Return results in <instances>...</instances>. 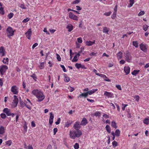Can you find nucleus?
<instances>
[{"mask_svg":"<svg viewBox=\"0 0 149 149\" xmlns=\"http://www.w3.org/2000/svg\"><path fill=\"white\" fill-rule=\"evenodd\" d=\"M134 98L136 100L138 101L139 99V97L138 95L135 96L134 97Z\"/></svg>","mask_w":149,"mask_h":149,"instance_id":"obj_59","label":"nucleus"},{"mask_svg":"<svg viewBox=\"0 0 149 149\" xmlns=\"http://www.w3.org/2000/svg\"><path fill=\"white\" fill-rule=\"evenodd\" d=\"M8 58H4L3 60V62L6 64H8Z\"/></svg>","mask_w":149,"mask_h":149,"instance_id":"obj_34","label":"nucleus"},{"mask_svg":"<svg viewBox=\"0 0 149 149\" xmlns=\"http://www.w3.org/2000/svg\"><path fill=\"white\" fill-rule=\"evenodd\" d=\"M124 72L125 73V74L127 75L130 72V68L128 66H125L124 68Z\"/></svg>","mask_w":149,"mask_h":149,"instance_id":"obj_13","label":"nucleus"},{"mask_svg":"<svg viewBox=\"0 0 149 149\" xmlns=\"http://www.w3.org/2000/svg\"><path fill=\"white\" fill-rule=\"evenodd\" d=\"M116 56L118 60L121 59L123 57V53L121 52H119L117 54Z\"/></svg>","mask_w":149,"mask_h":149,"instance_id":"obj_18","label":"nucleus"},{"mask_svg":"<svg viewBox=\"0 0 149 149\" xmlns=\"http://www.w3.org/2000/svg\"><path fill=\"white\" fill-rule=\"evenodd\" d=\"M95 41L94 40L93 41H86V45L87 46H91L95 43Z\"/></svg>","mask_w":149,"mask_h":149,"instance_id":"obj_20","label":"nucleus"},{"mask_svg":"<svg viewBox=\"0 0 149 149\" xmlns=\"http://www.w3.org/2000/svg\"><path fill=\"white\" fill-rule=\"evenodd\" d=\"M148 27L149 26L148 25H143V29L145 31H146L147 30Z\"/></svg>","mask_w":149,"mask_h":149,"instance_id":"obj_43","label":"nucleus"},{"mask_svg":"<svg viewBox=\"0 0 149 149\" xmlns=\"http://www.w3.org/2000/svg\"><path fill=\"white\" fill-rule=\"evenodd\" d=\"M38 45V44L37 43H36L34 44L32 46V48L34 49L35 47H36Z\"/></svg>","mask_w":149,"mask_h":149,"instance_id":"obj_64","label":"nucleus"},{"mask_svg":"<svg viewBox=\"0 0 149 149\" xmlns=\"http://www.w3.org/2000/svg\"><path fill=\"white\" fill-rule=\"evenodd\" d=\"M133 45L136 47H138V44L137 41H133Z\"/></svg>","mask_w":149,"mask_h":149,"instance_id":"obj_45","label":"nucleus"},{"mask_svg":"<svg viewBox=\"0 0 149 149\" xmlns=\"http://www.w3.org/2000/svg\"><path fill=\"white\" fill-rule=\"evenodd\" d=\"M109 30V28L107 27H104L103 28V32L104 33H105L106 34H108V32Z\"/></svg>","mask_w":149,"mask_h":149,"instance_id":"obj_19","label":"nucleus"},{"mask_svg":"<svg viewBox=\"0 0 149 149\" xmlns=\"http://www.w3.org/2000/svg\"><path fill=\"white\" fill-rule=\"evenodd\" d=\"M68 32H70L72 31L73 29V26L71 24H69L66 27Z\"/></svg>","mask_w":149,"mask_h":149,"instance_id":"obj_14","label":"nucleus"},{"mask_svg":"<svg viewBox=\"0 0 149 149\" xmlns=\"http://www.w3.org/2000/svg\"><path fill=\"white\" fill-rule=\"evenodd\" d=\"M63 76L64 77V81L66 82H68L69 81H70L69 78L67 76V75L65 74H64Z\"/></svg>","mask_w":149,"mask_h":149,"instance_id":"obj_26","label":"nucleus"},{"mask_svg":"<svg viewBox=\"0 0 149 149\" xmlns=\"http://www.w3.org/2000/svg\"><path fill=\"white\" fill-rule=\"evenodd\" d=\"M111 126L112 127L114 128L115 129L117 128V127L116 125V122L114 121H112L111 123Z\"/></svg>","mask_w":149,"mask_h":149,"instance_id":"obj_32","label":"nucleus"},{"mask_svg":"<svg viewBox=\"0 0 149 149\" xmlns=\"http://www.w3.org/2000/svg\"><path fill=\"white\" fill-rule=\"evenodd\" d=\"M107 131L109 133L111 132V128L110 127L109 125H107L105 127Z\"/></svg>","mask_w":149,"mask_h":149,"instance_id":"obj_35","label":"nucleus"},{"mask_svg":"<svg viewBox=\"0 0 149 149\" xmlns=\"http://www.w3.org/2000/svg\"><path fill=\"white\" fill-rule=\"evenodd\" d=\"M77 42L80 43H81L82 42V39L80 37L77 38Z\"/></svg>","mask_w":149,"mask_h":149,"instance_id":"obj_55","label":"nucleus"},{"mask_svg":"<svg viewBox=\"0 0 149 149\" xmlns=\"http://www.w3.org/2000/svg\"><path fill=\"white\" fill-rule=\"evenodd\" d=\"M74 149H78L79 148V145L77 143H76L74 146Z\"/></svg>","mask_w":149,"mask_h":149,"instance_id":"obj_44","label":"nucleus"},{"mask_svg":"<svg viewBox=\"0 0 149 149\" xmlns=\"http://www.w3.org/2000/svg\"><path fill=\"white\" fill-rule=\"evenodd\" d=\"M14 14L12 13H10L8 15V17L9 19H11L13 16Z\"/></svg>","mask_w":149,"mask_h":149,"instance_id":"obj_42","label":"nucleus"},{"mask_svg":"<svg viewBox=\"0 0 149 149\" xmlns=\"http://www.w3.org/2000/svg\"><path fill=\"white\" fill-rule=\"evenodd\" d=\"M104 95H105L107 96L108 97H111V96L112 95L110 93L107 91H105V93H104Z\"/></svg>","mask_w":149,"mask_h":149,"instance_id":"obj_38","label":"nucleus"},{"mask_svg":"<svg viewBox=\"0 0 149 149\" xmlns=\"http://www.w3.org/2000/svg\"><path fill=\"white\" fill-rule=\"evenodd\" d=\"M19 7L22 9H26V7L23 4H20Z\"/></svg>","mask_w":149,"mask_h":149,"instance_id":"obj_60","label":"nucleus"},{"mask_svg":"<svg viewBox=\"0 0 149 149\" xmlns=\"http://www.w3.org/2000/svg\"><path fill=\"white\" fill-rule=\"evenodd\" d=\"M0 13L1 14L3 15L4 14L3 9L2 7V5L0 2Z\"/></svg>","mask_w":149,"mask_h":149,"instance_id":"obj_23","label":"nucleus"},{"mask_svg":"<svg viewBox=\"0 0 149 149\" xmlns=\"http://www.w3.org/2000/svg\"><path fill=\"white\" fill-rule=\"evenodd\" d=\"M88 95V94L87 93V92L86 93H84L81 94L79 96H78V98L79 97H86Z\"/></svg>","mask_w":149,"mask_h":149,"instance_id":"obj_28","label":"nucleus"},{"mask_svg":"<svg viewBox=\"0 0 149 149\" xmlns=\"http://www.w3.org/2000/svg\"><path fill=\"white\" fill-rule=\"evenodd\" d=\"M116 87L118 89L120 90H122L121 86L119 85H116Z\"/></svg>","mask_w":149,"mask_h":149,"instance_id":"obj_61","label":"nucleus"},{"mask_svg":"<svg viewBox=\"0 0 149 149\" xmlns=\"http://www.w3.org/2000/svg\"><path fill=\"white\" fill-rule=\"evenodd\" d=\"M31 33L32 31L31 29H29L25 33V35L28 39H30V37L31 36Z\"/></svg>","mask_w":149,"mask_h":149,"instance_id":"obj_11","label":"nucleus"},{"mask_svg":"<svg viewBox=\"0 0 149 149\" xmlns=\"http://www.w3.org/2000/svg\"><path fill=\"white\" fill-rule=\"evenodd\" d=\"M56 58L59 61H60L61 60V58L60 56V55L57 54H56Z\"/></svg>","mask_w":149,"mask_h":149,"instance_id":"obj_49","label":"nucleus"},{"mask_svg":"<svg viewBox=\"0 0 149 149\" xmlns=\"http://www.w3.org/2000/svg\"><path fill=\"white\" fill-rule=\"evenodd\" d=\"M77 55L76 56H75L74 58H73V59L72 60V61L73 62H75L77 60Z\"/></svg>","mask_w":149,"mask_h":149,"instance_id":"obj_51","label":"nucleus"},{"mask_svg":"<svg viewBox=\"0 0 149 149\" xmlns=\"http://www.w3.org/2000/svg\"><path fill=\"white\" fill-rule=\"evenodd\" d=\"M30 20L28 18H26L24 19L22 21V22L23 23H26L28 22Z\"/></svg>","mask_w":149,"mask_h":149,"instance_id":"obj_56","label":"nucleus"},{"mask_svg":"<svg viewBox=\"0 0 149 149\" xmlns=\"http://www.w3.org/2000/svg\"><path fill=\"white\" fill-rule=\"evenodd\" d=\"M68 89H69V91L70 92H72L74 90V88L71 87L70 86L68 87Z\"/></svg>","mask_w":149,"mask_h":149,"instance_id":"obj_54","label":"nucleus"},{"mask_svg":"<svg viewBox=\"0 0 149 149\" xmlns=\"http://www.w3.org/2000/svg\"><path fill=\"white\" fill-rule=\"evenodd\" d=\"M97 75H98V76H100V77H103V78H104V77H107L105 75L103 74H100L99 73V74H97Z\"/></svg>","mask_w":149,"mask_h":149,"instance_id":"obj_57","label":"nucleus"},{"mask_svg":"<svg viewBox=\"0 0 149 149\" xmlns=\"http://www.w3.org/2000/svg\"><path fill=\"white\" fill-rule=\"evenodd\" d=\"M69 17L70 18L74 20L77 21L78 20V17L71 12L69 13Z\"/></svg>","mask_w":149,"mask_h":149,"instance_id":"obj_9","label":"nucleus"},{"mask_svg":"<svg viewBox=\"0 0 149 149\" xmlns=\"http://www.w3.org/2000/svg\"><path fill=\"white\" fill-rule=\"evenodd\" d=\"M125 60H122L120 61V64L123 65L125 64Z\"/></svg>","mask_w":149,"mask_h":149,"instance_id":"obj_62","label":"nucleus"},{"mask_svg":"<svg viewBox=\"0 0 149 149\" xmlns=\"http://www.w3.org/2000/svg\"><path fill=\"white\" fill-rule=\"evenodd\" d=\"M26 100L27 101H25L26 107L29 109L31 110V109L32 104L29 99H27Z\"/></svg>","mask_w":149,"mask_h":149,"instance_id":"obj_8","label":"nucleus"},{"mask_svg":"<svg viewBox=\"0 0 149 149\" xmlns=\"http://www.w3.org/2000/svg\"><path fill=\"white\" fill-rule=\"evenodd\" d=\"M14 100L13 102L11 103V105L14 107H16L18 104V99L16 95L13 96Z\"/></svg>","mask_w":149,"mask_h":149,"instance_id":"obj_5","label":"nucleus"},{"mask_svg":"<svg viewBox=\"0 0 149 149\" xmlns=\"http://www.w3.org/2000/svg\"><path fill=\"white\" fill-rule=\"evenodd\" d=\"M80 49L81 50L79 51L78 53L77 54V55L78 57L81 55V54H83V53H82V52L84 50V48L83 47H81Z\"/></svg>","mask_w":149,"mask_h":149,"instance_id":"obj_24","label":"nucleus"},{"mask_svg":"<svg viewBox=\"0 0 149 149\" xmlns=\"http://www.w3.org/2000/svg\"><path fill=\"white\" fill-rule=\"evenodd\" d=\"M81 131L79 130H72L70 132L69 135L71 138L74 139L76 137H79L82 134Z\"/></svg>","mask_w":149,"mask_h":149,"instance_id":"obj_2","label":"nucleus"},{"mask_svg":"<svg viewBox=\"0 0 149 149\" xmlns=\"http://www.w3.org/2000/svg\"><path fill=\"white\" fill-rule=\"evenodd\" d=\"M76 67V68L78 69H79L80 68H84L86 69V68L84 66H75Z\"/></svg>","mask_w":149,"mask_h":149,"instance_id":"obj_53","label":"nucleus"},{"mask_svg":"<svg viewBox=\"0 0 149 149\" xmlns=\"http://www.w3.org/2000/svg\"><path fill=\"white\" fill-rule=\"evenodd\" d=\"M88 123V121L85 118H83L81 123V125H85Z\"/></svg>","mask_w":149,"mask_h":149,"instance_id":"obj_17","label":"nucleus"},{"mask_svg":"<svg viewBox=\"0 0 149 149\" xmlns=\"http://www.w3.org/2000/svg\"><path fill=\"white\" fill-rule=\"evenodd\" d=\"M124 56L127 61L128 62H132L133 56L132 54L127 52L125 53Z\"/></svg>","mask_w":149,"mask_h":149,"instance_id":"obj_3","label":"nucleus"},{"mask_svg":"<svg viewBox=\"0 0 149 149\" xmlns=\"http://www.w3.org/2000/svg\"><path fill=\"white\" fill-rule=\"evenodd\" d=\"M122 105L123 106V107L122 108V110H123V111H124L125 110V108L128 105L127 104H122Z\"/></svg>","mask_w":149,"mask_h":149,"instance_id":"obj_50","label":"nucleus"},{"mask_svg":"<svg viewBox=\"0 0 149 149\" xmlns=\"http://www.w3.org/2000/svg\"><path fill=\"white\" fill-rule=\"evenodd\" d=\"M32 94L35 96L37 98V101L40 102L42 101L45 98V96L43 93L38 89L33 90Z\"/></svg>","mask_w":149,"mask_h":149,"instance_id":"obj_1","label":"nucleus"},{"mask_svg":"<svg viewBox=\"0 0 149 149\" xmlns=\"http://www.w3.org/2000/svg\"><path fill=\"white\" fill-rule=\"evenodd\" d=\"M103 118H102L103 121V122H105V120L104 119V118L105 119L109 118V116L107 114H104L103 115Z\"/></svg>","mask_w":149,"mask_h":149,"instance_id":"obj_31","label":"nucleus"},{"mask_svg":"<svg viewBox=\"0 0 149 149\" xmlns=\"http://www.w3.org/2000/svg\"><path fill=\"white\" fill-rule=\"evenodd\" d=\"M0 116L1 118L3 119L5 118L6 117V114L3 113H1L0 115Z\"/></svg>","mask_w":149,"mask_h":149,"instance_id":"obj_52","label":"nucleus"},{"mask_svg":"<svg viewBox=\"0 0 149 149\" xmlns=\"http://www.w3.org/2000/svg\"><path fill=\"white\" fill-rule=\"evenodd\" d=\"M12 143L11 140H9L6 142V144L7 146H9L11 145Z\"/></svg>","mask_w":149,"mask_h":149,"instance_id":"obj_41","label":"nucleus"},{"mask_svg":"<svg viewBox=\"0 0 149 149\" xmlns=\"http://www.w3.org/2000/svg\"><path fill=\"white\" fill-rule=\"evenodd\" d=\"M58 129L57 128H54L53 130V131L54 133V135H55L56 133V132L57 131Z\"/></svg>","mask_w":149,"mask_h":149,"instance_id":"obj_63","label":"nucleus"},{"mask_svg":"<svg viewBox=\"0 0 149 149\" xmlns=\"http://www.w3.org/2000/svg\"><path fill=\"white\" fill-rule=\"evenodd\" d=\"M143 123L145 124L148 125L149 123V117L146 118L143 120Z\"/></svg>","mask_w":149,"mask_h":149,"instance_id":"obj_27","label":"nucleus"},{"mask_svg":"<svg viewBox=\"0 0 149 149\" xmlns=\"http://www.w3.org/2000/svg\"><path fill=\"white\" fill-rule=\"evenodd\" d=\"M5 51L3 48L2 47H0V55L1 56H2L4 55Z\"/></svg>","mask_w":149,"mask_h":149,"instance_id":"obj_21","label":"nucleus"},{"mask_svg":"<svg viewBox=\"0 0 149 149\" xmlns=\"http://www.w3.org/2000/svg\"><path fill=\"white\" fill-rule=\"evenodd\" d=\"M81 123L79 122H76L74 125L73 127L75 130H79L80 128Z\"/></svg>","mask_w":149,"mask_h":149,"instance_id":"obj_12","label":"nucleus"},{"mask_svg":"<svg viewBox=\"0 0 149 149\" xmlns=\"http://www.w3.org/2000/svg\"><path fill=\"white\" fill-rule=\"evenodd\" d=\"M145 14V12L143 11H141L138 14V15L140 16L143 15Z\"/></svg>","mask_w":149,"mask_h":149,"instance_id":"obj_47","label":"nucleus"},{"mask_svg":"<svg viewBox=\"0 0 149 149\" xmlns=\"http://www.w3.org/2000/svg\"><path fill=\"white\" fill-rule=\"evenodd\" d=\"M112 144L114 148L116 147L118 145V143L115 141L112 142Z\"/></svg>","mask_w":149,"mask_h":149,"instance_id":"obj_40","label":"nucleus"},{"mask_svg":"<svg viewBox=\"0 0 149 149\" xmlns=\"http://www.w3.org/2000/svg\"><path fill=\"white\" fill-rule=\"evenodd\" d=\"M20 106L22 107H24L25 106H26V102H23L22 101H20Z\"/></svg>","mask_w":149,"mask_h":149,"instance_id":"obj_37","label":"nucleus"},{"mask_svg":"<svg viewBox=\"0 0 149 149\" xmlns=\"http://www.w3.org/2000/svg\"><path fill=\"white\" fill-rule=\"evenodd\" d=\"M120 131L118 129L116 130L115 132V135L118 137L120 135Z\"/></svg>","mask_w":149,"mask_h":149,"instance_id":"obj_33","label":"nucleus"},{"mask_svg":"<svg viewBox=\"0 0 149 149\" xmlns=\"http://www.w3.org/2000/svg\"><path fill=\"white\" fill-rule=\"evenodd\" d=\"M8 68L7 66H1L0 68V72L1 75H3L6 72Z\"/></svg>","mask_w":149,"mask_h":149,"instance_id":"obj_7","label":"nucleus"},{"mask_svg":"<svg viewBox=\"0 0 149 149\" xmlns=\"http://www.w3.org/2000/svg\"><path fill=\"white\" fill-rule=\"evenodd\" d=\"M139 70H134L133 72H132L131 73L132 75L134 76H136L139 73Z\"/></svg>","mask_w":149,"mask_h":149,"instance_id":"obj_29","label":"nucleus"},{"mask_svg":"<svg viewBox=\"0 0 149 149\" xmlns=\"http://www.w3.org/2000/svg\"><path fill=\"white\" fill-rule=\"evenodd\" d=\"M134 0H130V7H132L133 5L134 4Z\"/></svg>","mask_w":149,"mask_h":149,"instance_id":"obj_46","label":"nucleus"},{"mask_svg":"<svg viewBox=\"0 0 149 149\" xmlns=\"http://www.w3.org/2000/svg\"><path fill=\"white\" fill-rule=\"evenodd\" d=\"M140 48L141 50L143 51L144 52H146L147 51V48L146 45L143 43H141L140 45Z\"/></svg>","mask_w":149,"mask_h":149,"instance_id":"obj_10","label":"nucleus"},{"mask_svg":"<svg viewBox=\"0 0 149 149\" xmlns=\"http://www.w3.org/2000/svg\"><path fill=\"white\" fill-rule=\"evenodd\" d=\"M60 118H58L57 121L56 122L55 124L56 125H58L60 123Z\"/></svg>","mask_w":149,"mask_h":149,"instance_id":"obj_58","label":"nucleus"},{"mask_svg":"<svg viewBox=\"0 0 149 149\" xmlns=\"http://www.w3.org/2000/svg\"><path fill=\"white\" fill-rule=\"evenodd\" d=\"M5 132V129L4 127L2 126L0 127V134H2Z\"/></svg>","mask_w":149,"mask_h":149,"instance_id":"obj_30","label":"nucleus"},{"mask_svg":"<svg viewBox=\"0 0 149 149\" xmlns=\"http://www.w3.org/2000/svg\"><path fill=\"white\" fill-rule=\"evenodd\" d=\"M11 90L14 94H17L18 93V88L15 85L11 87Z\"/></svg>","mask_w":149,"mask_h":149,"instance_id":"obj_6","label":"nucleus"},{"mask_svg":"<svg viewBox=\"0 0 149 149\" xmlns=\"http://www.w3.org/2000/svg\"><path fill=\"white\" fill-rule=\"evenodd\" d=\"M111 13V11L109 12H106L104 13V15L107 16H109Z\"/></svg>","mask_w":149,"mask_h":149,"instance_id":"obj_48","label":"nucleus"},{"mask_svg":"<svg viewBox=\"0 0 149 149\" xmlns=\"http://www.w3.org/2000/svg\"><path fill=\"white\" fill-rule=\"evenodd\" d=\"M72 122L70 120H68L65 123V127H68L72 124Z\"/></svg>","mask_w":149,"mask_h":149,"instance_id":"obj_25","label":"nucleus"},{"mask_svg":"<svg viewBox=\"0 0 149 149\" xmlns=\"http://www.w3.org/2000/svg\"><path fill=\"white\" fill-rule=\"evenodd\" d=\"M98 89H92V90H90L89 91L87 92V93L89 95H91L93 93H94L96 91H97Z\"/></svg>","mask_w":149,"mask_h":149,"instance_id":"obj_22","label":"nucleus"},{"mask_svg":"<svg viewBox=\"0 0 149 149\" xmlns=\"http://www.w3.org/2000/svg\"><path fill=\"white\" fill-rule=\"evenodd\" d=\"M94 115L96 117H100L101 115V112L98 111H96Z\"/></svg>","mask_w":149,"mask_h":149,"instance_id":"obj_36","label":"nucleus"},{"mask_svg":"<svg viewBox=\"0 0 149 149\" xmlns=\"http://www.w3.org/2000/svg\"><path fill=\"white\" fill-rule=\"evenodd\" d=\"M15 31V30H13L11 27H8L6 29V33L8 37L10 38L11 36H13Z\"/></svg>","mask_w":149,"mask_h":149,"instance_id":"obj_4","label":"nucleus"},{"mask_svg":"<svg viewBox=\"0 0 149 149\" xmlns=\"http://www.w3.org/2000/svg\"><path fill=\"white\" fill-rule=\"evenodd\" d=\"M3 111L4 113H6V115L8 116H10V109L7 108H5L3 110Z\"/></svg>","mask_w":149,"mask_h":149,"instance_id":"obj_16","label":"nucleus"},{"mask_svg":"<svg viewBox=\"0 0 149 149\" xmlns=\"http://www.w3.org/2000/svg\"><path fill=\"white\" fill-rule=\"evenodd\" d=\"M116 14L117 12H113V14L111 16V18L112 19H114L116 17Z\"/></svg>","mask_w":149,"mask_h":149,"instance_id":"obj_39","label":"nucleus"},{"mask_svg":"<svg viewBox=\"0 0 149 149\" xmlns=\"http://www.w3.org/2000/svg\"><path fill=\"white\" fill-rule=\"evenodd\" d=\"M50 117L49 118V123L50 124L52 125L53 122V120L54 118V116L52 112L50 113Z\"/></svg>","mask_w":149,"mask_h":149,"instance_id":"obj_15","label":"nucleus"}]
</instances>
